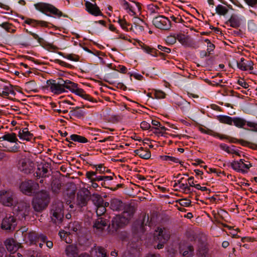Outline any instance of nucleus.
Wrapping results in <instances>:
<instances>
[{"mask_svg":"<svg viewBox=\"0 0 257 257\" xmlns=\"http://www.w3.org/2000/svg\"><path fill=\"white\" fill-rule=\"evenodd\" d=\"M136 208L134 206H126L121 214L116 215L112 219V227L116 230L119 227L127 224L133 217Z\"/></svg>","mask_w":257,"mask_h":257,"instance_id":"obj_1","label":"nucleus"},{"mask_svg":"<svg viewBox=\"0 0 257 257\" xmlns=\"http://www.w3.org/2000/svg\"><path fill=\"white\" fill-rule=\"evenodd\" d=\"M50 216L51 221L56 225L61 224L64 218V204L60 200H55L51 206Z\"/></svg>","mask_w":257,"mask_h":257,"instance_id":"obj_2","label":"nucleus"},{"mask_svg":"<svg viewBox=\"0 0 257 257\" xmlns=\"http://www.w3.org/2000/svg\"><path fill=\"white\" fill-rule=\"evenodd\" d=\"M35 8L45 14V15L50 16V14H52L56 17L60 18L63 15L62 12L59 10L57 8L55 7L54 6L44 3H38L34 5Z\"/></svg>","mask_w":257,"mask_h":257,"instance_id":"obj_3","label":"nucleus"},{"mask_svg":"<svg viewBox=\"0 0 257 257\" xmlns=\"http://www.w3.org/2000/svg\"><path fill=\"white\" fill-rule=\"evenodd\" d=\"M39 188V184L32 180L23 181L20 186L21 191L29 196H31L32 194L36 193Z\"/></svg>","mask_w":257,"mask_h":257,"instance_id":"obj_4","label":"nucleus"},{"mask_svg":"<svg viewBox=\"0 0 257 257\" xmlns=\"http://www.w3.org/2000/svg\"><path fill=\"white\" fill-rule=\"evenodd\" d=\"M16 197L13 192L8 190L0 191V202L6 206H12L16 203Z\"/></svg>","mask_w":257,"mask_h":257,"instance_id":"obj_5","label":"nucleus"},{"mask_svg":"<svg viewBox=\"0 0 257 257\" xmlns=\"http://www.w3.org/2000/svg\"><path fill=\"white\" fill-rule=\"evenodd\" d=\"M232 168L238 172L245 174L248 172L252 164L244 159H240L238 161H233L231 164Z\"/></svg>","mask_w":257,"mask_h":257,"instance_id":"obj_6","label":"nucleus"},{"mask_svg":"<svg viewBox=\"0 0 257 257\" xmlns=\"http://www.w3.org/2000/svg\"><path fill=\"white\" fill-rule=\"evenodd\" d=\"M30 205L29 202L21 201L14 206V211L17 212L19 219H23L29 214Z\"/></svg>","mask_w":257,"mask_h":257,"instance_id":"obj_7","label":"nucleus"},{"mask_svg":"<svg viewBox=\"0 0 257 257\" xmlns=\"http://www.w3.org/2000/svg\"><path fill=\"white\" fill-rule=\"evenodd\" d=\"M90 192L86 188H82L77 194L76 204L80 207L86 206L89 199Z\"/></svg>","mask_w":257,"mask_h":257,"instance_id":"obj_8","label":"nucleus"},{"mask_svg":"<svg viewBox=\"0 0 257 257\" xmlns=\"http://www.w3.org/2000/svg\"><path fill=\"white\" fill-rule=\"evenodd\" d=\"M34 168V163L29 159L25 158L20 161L19 169L24 174H29L32 173Z\"/></svg>","mask_w":257,"mask_h":257,"instance_id":"obj_9","label":"nucleus"},{"mask_svg":"<svg viewBox=\"0 0 257 257\" xmlns=\"http://www.w3.org/2000/svg\"><path fill=\"white\" fill-rule=\"evenodd\" d=\"M154 25L157 28L167 30L171 27V22L165 17L159 16L155 18L153 20Z\"/></svg>","mask_w":257,"mask_h":257,"instance_id":"obj_10","label":"nucleus"},{"mask_svg":"<svg viewBox=\"0 0 257 257\" xmlns=\"http://www.w3.org/2000/svg\"><path fill=\"white\" fill-rule=\"evenodd\" d=\"M177 40L184 46L187 47H192L194 42L190 36L183 33L176 34Z\"/></svg>","mask_w":257,"mask_h":257,"instance_id":"obj_11","label":"nucleus"},{"mask_svg":"<svg viewBox=\"0 0 257 257\" xmlns=\"http://www.w3.org/2000/svg\"><path fill=\"white\" fill-rule=\"evenodd\" d=\"M16 225V219L13 216L6 217L3 220L1 227L5 230H14Z\"/></svg>","mask_w":257,"mask_h":257,"instance_id":"obj_12","label":"nucleus"},{"mask_svg":"<svg viewBox=\"0 0 257 257\" xmlns=\"http://www.w3.org/2000/svg\"><path fill=\"white\" fill-rule=\"evenodd\" d=\"M4 244L7 250L12 253L16 252L21 247V244L17 242L13 238L7 239Z\"/></svg>","mask_w":257,"mask_h":257,"instance_id":"obj_13","label":"nucleus"},{"mask_svg":"<svg viewBox=\"0 0 257 257\" xmlns=\"http://www.w3.org/2000/svg\"><path fill=\"white\" fill-rule=\"evenodd\" d=\"M79 252V249L76 244H68L65 247V253L68 257H78Z\"/></svg>","mask_w":257,"mask_h":257,"instance_id":"obj_14","label":"nucleus"},{"mask_svg":"<svg viewBox=\"0 0 257 257\" xmlns=\"http://www.w3.org/2000/svg\"><path fill=\"white\" fill-rule=\"evenodd\" d=\"M208 249L205 242L199 241L196 249V255L198 257H207Z\"/></svg>","mask_w":257,"mask_h":257,"instance_id":"obj_15","label":"nucleus"},{"mask_svg":"<svg viewBox=\"0 0 257 257\" xmlns=\"http://www.w3.org/2000/svg\"><path fill=\"white\" fill-rule=\"evenodd\" d=\"M108 223V221L106 216H100L95 220L93 226L96 229L102 230L107 226Z\"/></svg>","mask_w":257,"mask_h":257,"instance_id":"obj_16","label":"nucleus"},{"mask_svg":"<svg viewBox=\"0 0 257 257\" xmlns=\"http://www.w3.org/2000/svg\"><path fill=\"white\" fill-rule=\"evenodd\" d=\"M48 205V203L40 200L39 198H35L32 201L33 208L37 212L42 211L47 207Z\"/></svg>","mask_w":257,"mask_h":257,"instance_id":"obj_17","label":"nucleus"},{"mask_svg":"<svg viewBox=\"0 0 257 257\" xmlns=\"http://www.w3.org/2000/svg\"><path fill=\"white\" fill-rule=\"evenodd\" d=\"M127 205H124V204L120 200L117 198H113L110 201V208L114 211L124 210Z\"/></svg>","mask_w":257,"mask_h":257,"instance_id":"obj_18","label":"nucleus"},{"mask_svg":"<svg viewBox=\"0 0 257 257\" xmlns=\"http://www.w3.org/2000/svg\"><path fill=\"white\" fill-rule=\"evenodd\" d=\"M239 69L243 71L253 69V62L250 60H246L241 58L239 62L237 63Z\"/></svg>","mask_w":257,"mask_h":257,"instance_id":"obj_19","label":"nucleus"},{"mask_svg":"<svg viewBox=\"0 0 257 257\" xmlns=\"http://www.w3.org/2000/svg\"><path fill=\"white\" fill-rule=\"evenodd\" d=\"M86 10L91 14L94 16H99L101 15L99 8L96 4H93L89 2L85 3Z\"/></svg>","mask_w":257,"mask_h":257,"instance_id":"obj_20","label":"nucleus"},{"mask_svg":"<svg viewBox=\"0 0 257 257\" xmlns=\"http://www.w3.org/2000/svg\"><path fill=\"white\" fill-rule=\"evenodd\" d=\"M91 257H107L105 250L100 246H94L90 252Z\"/></svg>","mask_w":257,"mask_h":257,"instance_id":"obj_21","label":"nucleus"},{"mask_svg":"<svg viewBox=\"0 0 257 257\" xmlns=\"http://www.w3.org/2000/svg\"><path fill=\"white\" fill-rule=\"evenodd\" d=\"M62 85L60 83H57L55 80H53L52 82L50 84V89L52 92L59 94L65 91L64 88Z\"/></svg>","mask_w":257,"mask_h":257,"instance_id":"obj_22","label":"nucleus"},{"mask_svg":"<svg viewBox=\"0 0 257 257\" xmlns=\"http://www.w3.org/2000/svg\"><path fill=\"white\" fill-rule=\"evenodd\" d=\"M19 137L20 139L27 141H30L33 138V135L31 133L28 128H25L20 130L19 132Z\"/></svg>","mask_w":257,"mask_h":257,"instance_id":"obj_23","label":"nucleus"},{"mask_svg":"<svg viewBox=\"0 0 257 257\" xmlns=\"http://www.w3.org/2000/svg\"><path fill=\"white\" fill-rule=\"evenodd\" d=\"M225 23L232 28H237L240 25V20L237 16L232 15Z\"/></svg>","mask_w":257,"mask_h":257,"instance_id":"obj_24","label":"nucleus"},{"mask_svg":"<svg viewBox=\"0 0 257 257\" xmlns=\"http://www.w3.org/2000/svg\"><path fill=\"white\" fill-rule=\"evenodd\" d=\"M180 253L184 256L192 257L194 254V247L192 245H189L187 246V250H184L181 246L179 248Z\"/></svg>","mask_w":257,"mask_h":257,"instance_id":"obj_25","label":"nucleus"},{"mask_svg":"<svg viewBox=\"0 0 257 257\" xmlns=\"http://www.w3.org/2000/svg\"><path fill=\"white\" fill-rule=\"evenodd\" d=\"M136 154L144 159H148L151 156V152L148 150H145L143 147L135 151Z\"/></svg>","mask_w":257,"mask_h":257,"instance_id":"obj_26","label":"nucleus"},{"mask_svg":"<svg viewBox=\"0 0 257 257\" xmlns=\"http://www.w3.org/2000/svg\"><path fill=\"white\" fill-rule=\"evenodd\" d=\"M70 114L71 117H75L78 119H82L84 117L85 112L80 109L79 107L73 108L70 111Z\"/></svg>","mask_w":257,"mask_h":257,"instance_id":"obj_27","label":"nucleus"},{"mask_svg":"<svg viewBox=\"0 0 257 257\" xmlns=\"http://www.w3.org/2000/svg\"><path fill=\"white\" fill-rule=\"evenodd\" d=\"M35 198H39L40 200H41L43 201H45L48 204H49L50 202L49 194L47 191L44 190H42L41 191L38 192L37 193Z\"/></svg>","mask_w":257,"mask_h":257,"instance_id":"obj_28","label":"nucleus"},{"mask_svg":"<svg viewBox=\"0 0 257 257\" xmlns=\"http://www.w3.org/2000/svg\"><path fill=\"white\" fill-rule=\"evenodd\" d=\"M96 174V172L88 171L86 173L85 176L88 179L90 180V181L95 182L103 180L102 176H97Z\"/></svg>","mask_w":257,"mask_h":257,"instance_id":"obj_29","label":"nucleus"},{"mask_svg":"<svg viewBox=\"0 0 257 257\" xmlns=\"http://www.w3.org/2000/svg\"><path fill=\"white\" fill-rule=\"evenodd\" d=\"M89 199L92 201L95 206H99L104 203V200L102 197L98 194L90 195Z\"/></svg>","mask_w":257,"mask_h":257,"instance_id":"obj_30","label":"nucleus"},{"mask_svg":"<svg viewBox=\"0 0 257 257\" xmlns=\"http://www.w3.org/2000/svg\"><path fill=\"white\" fill-rule=\"evenodd\" d=\"M61 188V182L57 178H55L52 180L51 183L52 191L54 193H58Z\"/></svg>","mask_w":257,"mask_h":257,"instance_id":"obj_31","label":"nucleus"},{"mask_svg":"<svg viewBox=\"0 0 257 257\" xmlns=\"http://www.w3.org/2000/svg\"><path fill=\"white\" fill-rule=\"evenodd\" d=\"M47 173L48 169L47 168L45 167L43 165H39L34 175L37 177H45Z\"/></svg>","mask_w":257,"mask_h":257,"instance_id":"obj_32","label":"nucleus"},{"mask_svg":"<svg viewBox=\"0 0 257 257\" xmlns=\"http://www.w3.org/2000/svg\"><path fill=\"white\" fill-rule=\"evenodd\" d=\"M25 23L28 25L35 26L37 25H41L42 27H47L48 23L43 21H37L33 19H29L25 21Z\"/></svg>","mask_w":257,"mask_h":257,"instance_id":"obj_33","label":"nucleus"},{"mask_svg":"<svg viewBox=\"0 0 257 257\" xmlns=\"http://www.w3.org/2000/svg\"><path fill=\"white\" fill-rule=\"evenodd\" d=\"M141 7L139 3L132 1L130 3L129 11L131 12L132 15L136 14L137 11L139 12Z\"/></svg>","mask_w":257,"mask_h":257,"instance_id":"obj_34","label":"nucleus"},{"mask_svg":"<svg viewBox=\"0 0 257 257\" xmlns=\"http://www.w3.org/2000/svg\"><path fill=\"white\" fill-rule=\"evenodd\" d=\"M70 140L80 143H85L88 142L87 139L85 137L75 134L72 135L70 137Z\"/></svg>","mask_w":257,"mask_h":257,"instance_id":"obj_35","label":"nucleus"},{"mask_svg":"<svg viewBox=\"0 0 257 257\" xmlns=\"http://www.w3.org/2000/svg\"><path fill=\"white\" fill-rule=\"evenodd\" d=\"M246 120L240 117L233 118V122L234 125L236 127L242 128L246 124Z\"/></svg>","mask_w":257,"mask_h":257,"instance_id":"obj_36","label":"nucleus"},{"mask_svg":"<svg viewBox=\"0 0 257 257\" xmlns=\"http://www.w3.org/2000/svg\"><path fill=\"white\" fill-rule=\"evenodd\" d=\"M64 89L66 88L72 92L74 91V89L76 88V86H78L77 83H75L72 81H71L69 80H65V82L64 83Z\"/></svg>","mask_w":257,"mask_h":257,"instance_id":"obj_37","label":"nucleus"},{"mask_svg":"<svg viewBox=\"0 0 257 257\" xmlns=\"http://www.w3.org/2000/svg\"><path fill=\"white\" fill-rule=\"evenodd\" d=\"M160 158L163 161H168L169 162L179 163L180 164H182V162L180 161L178 158L170 156H160Z\"/></svg>","mask_w":257,"mask_h":257,"instance_id":"obj_38","label":"nucleus"},{"mask_svg":"<svg viewBox=\"0 0 257 257\" xmlns=\"http://www.w3.org/2000/svg\"><path fill=\"white\" fill-rule=\"evenodd\" d=\"M218 120L221 123L231 125L233 122V118L226 115H220L218 116Z\"/></svg>","mask_w":257,"mask_h":257,"instance_id":"obj_39","label":"nucleus"},{"mask_svg":"<svg viewBox=\"0 0 257 257\" xmlns=\"http://www.w3.org/2000/svg\"><path fill=\"white\" fill-rule=\"evenodd\" d=\"M96 213L98 217L106 216L107 218L108 217L106 214H105L106 212V208L104 206L103 204H102L99 206H97Z\"/></svg>","mask_w":257,"mask_h":257,"instance_id":"obj_40","label":"nucleus"},{"mask_svg":"<svg viewBox=\"0 0 257 257\" xmlns=\"http://www.w3.org/2000/svg\"><path fill=\"white\" fill-rule=\"evenodd\" d=\"M140 23H135L134 26L132 25L130 29L134 31H144V27L142 25V24H145V23L141 20H139Z\"/></svg>","mask_w":257,"mask_h":257,"instance_id":"obj_41","label":"nucleus"},{"mask_svg":"<svg viewBox=\"0 0 257 257\" xmlns=\"http://www.w3.org/2000/svg\"><path fill=\"white\" fill-rule=\"evenodd\" d=\"M156 232H158V234H157V239L159 241H161V239H163L164 234H168L169 235V237H170V234L168 231L166 230L165 229H162L161 228L158 227L157 230H156Z\"/></svg>","mask_w":257,"mask_h":257,"instance_id":"obj_42","label":"nucleus"},{"mask_svg":"<svg viewBox=\"0 0 257 257\" xmlns=\"http://www.w3.org/2000/svg\"><path fill=\"white\" fill-rule=\"evenodd\" d=\"M228 10L227 8L221 5H218L216 8V12L220 15H225L227 13Z\"/></svg>","mask_w":257,"mask_h":257,"instance_id":"obj_43","label":"nucleus"},{"mask_svg":"<svg viewBox=\"0 0 257 257\" xmlns=\"http://www.w3.org/2000/svg\"><path fill=\"white\" fill-rule=\"evenodd\" d=\"M25 89L27 91H36L35 87V83L34 81H31L27 82L25 84Z\"/></svg>","mask_w":257,"mask_h":257,"instance_id":"obj_44","label":"nucleus"},{"mask_svg":"<svg viewBox=\"0 0 257 257\" xmlns=\"http://www.w3.org/2000/svg\"><path fill=\"white\" fill-rule=\"evenodd\" d=\"M163 239H161V241H159V243L157 245L156 248L158 249L162 248L164 246V244L169 239V235L167 234H164Z\"/></svg>","mask_w":257,"mask_h":257,"instance_id":"obj_45","label":"nucleus"},{"mask_svg":"<svg viewBox=\"0 0 257 257\" xmlns=\"http://www.w3.org/2000/svg\"><path fill=\"white\" fill-rule=\"evenodd\" d=\"M12 92H13V89L11 85H10L9 86H5L4 87V90L0 93V96L5 97L8 96L9 94Z\"/></svg>","mask_w":257,"mask_h":257,"instance_id":"obj_46","label":"nucleus"},{"mask_svg":"<svg viewBox=\"0 0 257 257\" xmlns=\"http://www.w3.org/2000/svg\"><path fill=\"white\" fill-rule=\"evenodd\" d=\"M227 140L230 143H235L237 142L244 146H247L248 144V143L246 141H245L243 140H237L234 138L229 137V139Z\"/></svg>","mask_w":257,"mask_h":257,"instance_id":"obj_47","label":"nucleus"},{"mask_svg":"<svg viewBox=\"0 0 257 257\" xmlns=\"http://www.w3.org/2000/svg\"><path fill=\"white\" fill-rule=\"evenodd\" d=\"M118 23L120 25L121 27L126 31H127L129 29V27L130 25L128 24L124 19H119L118 20ZM131 28H130V29Z\"/></svg>","mask_w":257,"mask_h":257,"instance_id":"obj_48","label":"nucleus"},{"mask_svg":"<svg viewBox=\"0 0 257 257\" xmlns=\"http://www.w3.org/2000/svg\"><path fill=\"white\" fill-rule=\"evenodd\" d=\"M28 238L31 243H35L38 239V235L35 232H31L28 234Z\"/></svg>","mask_w":257,"mask_h":257,"instance_id":"obj_49","label":"nucleus"},{"mask_svg":"<svg viewBox=\"0 0 257 257\" xmlns=\"http://www.w3.org/2000/svg\"><path fill=\"white\" fill-rule=\"evenodd\" d=\"M177 39L176 38V34L172 36L170 35L167 37L166 41V42L170 44H174L176 43Z\"/></svg>","mask_w":257,"mask_h":257,"instance_id":"obj_50","label":"nucleus"},{"mask_svg":"<svg viewBox=\"0 0 257 257\" xmlns=\"http://www.w3.org/2000/svg\"><path fill=\"white\" fill-rule=\"evenodd\" d=\"M65 58L74 61H78L79 60V57L77 55L73 54H66Z\"/></svg>","mask_w":257,"mask_h":257,"instance_id":"obj_51","label":"nucleus"},{"mask_svg":"<svg viewBox=\"0 0 257 257\" xmlns=\"http://www.w3.org/2000/svg\"><path fill=\"white\" fill-rule=\"evenodd\" d=\"M191 201L189 199H182L179 200V203L181 206L188 207L191 204Z\"/></svg>","mask_w":257,"mask_h":257,"instance_id":"obj_52","label":"nucleus"},{"mask_svg":"<svg viewBox=\"0 0 257 257\" xmlns=\"http://www.w3.org/2000/svg\"><path fill=\"white\" fill-rule=\"evenodd\" d=\"M0 26L5 29L8 32H11V28L12 26V24L8 22H4L0 24Z\"/></svg>","mask_w":257,"mask_h":257,"instance_id":"obj_53","label":"nucleus"},{"mask_svg":"<svg viewBox=\"0 0 257 257\" xmlns=\"http://www.w3.org/2000/svg\"><path fill=\"white\" fill-rule=\"evenodd\" d=\"M68 228L70 231H72L73 232H76L78 229V223L74 222L70 223L69 224Z\"/></svg>","mask_w":257,"mask_h":257,"instance_id":"obj_54","label":"nucleus"},{"mask_svg":"<svg viewBox=\"0 0 257 257\" xmlns=\"http://www.w3.org/2000/svg\"><path fill=\"white\" fill-rule=\"evenodd\" d=\"M154 95L155 98L157 99L164 98L166 96V94L164 92L160 90L156 91Z\"/></svg>","mask_w":257,"mask_h":257,"instance_id":"obj_55","label":"nucleus"},{"mask_svg":"<svg viewBox=\"0 0 257 257\" xmlns=\"http://www.w3.org/2000/svg\"><path fill=\"white\" fill-rule=\"evenodd\" d=\"M94 166L96 168V171L97 173L98 172L100 173H103L105 171V168L102 166V164L95 165Z\"/></svg>","mask_w":257,"mask_h":257,"instance_id":"obj_56","label":"nucleus"},{"mask_svg":"<svg viewBox=\"0 0 257 257\" xmlns=\"http://www.w3.org/2000/svg\"><path fill=\"white\" fill-rule=\"evenodd\" d=\"M72 92L75 93L77 95L82 97L85 91L82 89L78 88V86H77L76 88L74 89V91H73Z\"/></svg>","mask_w":257,"mask_h":257,"instance_id":"obj_57","label":"nucleus"},{"mask_svg":"<svg viewBox=\"0 0 257 257\" xmlns=\"http://www.w3.org/2000/svg\"><path fill=\"white\" fill-rule=\"evenodd\" d=\"M219 147L222 150H224L228 154H230L231 152H233L232 151H231L232 149H230V148L228 146L224 144H220L219 145Z\"/></svg>","mask_w":257,"mask_h":257,"instance_id":"obj_58","label":"nucleus"},{"mask_svg":"<svg viewBox=\"0 0 257 257\" xmlns=\"http://www.w3.org/2000/svg\"><path fill=\"white\" fill-rule=\"evenodd\" d=\"M29 33L31 35H32L35 39L37 40L40 44H41L43 43V42L44 41L43 39L39 37V36L37 34H36L34 33H33L32 32H29Z\"/></svg>","mask_w":257,"mask_h":257,"instance_id":"obj_59","label":"nucleus"},{"mask_svg":"<svg viewBox=\"0 0 257 257\" xmlns=\"http://www.w3.org/2000/svg\"><path fill=\"white\" fill-rule=\"evenodd\" d=\"M150 127V124L146 121H143L141 123V127L144 130H147L149 129Z\"/></svg>","mask_w":257,"mask_h":257,"instance_id":"obj_60","label":"nucleus"},{"mask_svg":"<svg viewBox=\"0 0 257 257\" xmlns=\"http://www.w3.org/2000/svg\"><path fill=\"white\" fill-rule=\"evenodd\" d=\"M246 125L252 128L251 130L252 131H257V124L253 122H251V121H247L246 122Z\"/></svg>","mask_w":257,"mask_h":257,"instance_id":"obj_61","label":"nucleus"},{"mask_svg":"<svg viewBox=\"0 0 257 257\" xmlns=\"http://www.w3.org/2000/svg\"><path fill=\"white\" fill-rule=\"evenodd\" d=\"M180 185V188L183 190L184 192H190V188L188 186L187 184L180 183L179 184Z\"/></svg>","mask_w":257,"mask_h":257,"instance_id":"obj_62","label":"nucleus"},{"mask_svg":"<svg viewBox=\"0 0 257 257\" xmlns=\"http://www.w3.org/2000/svg\"><path fill=\"white\" fill-rule=\"evenodd\" d=\"M214 48H215V45L213 44H212L211 43L208 44L207 45V51L208 52V53H209V54H210L211 52L213 51Z\"/></svg>","mask_w":257,"mask_h":257,"instance_id":"obj_63","label":"nucleus"},{"mask_svg":"<svg viewBox=\"0 0 257 257\" xmlns=\"http://www.w3.org/2000/svg\"><path fill=\"white\" fill-rule=\"evenodd\" d=\"M158 48L160 50L165 52L167 53H169L171 52V49L170 48H167L166 47L163 46L162 45H158Z\"/></svg>","mask_w":257,"mask_h":257,"instance_id":"obj_64","label":"nucleus"}]
</instances>
